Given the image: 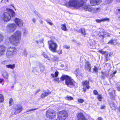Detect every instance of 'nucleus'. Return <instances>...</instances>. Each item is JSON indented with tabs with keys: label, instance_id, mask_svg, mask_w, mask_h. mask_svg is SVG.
I'll use <instances>...</instances> for the list:
<instances>
[{
	"label": "nucleus",
	"instance_id": "nucleus-55",
	"mask_svg": "<svg viewBox=\"0 0 120 120\" xmlns=\"http://www.w3.org/2000/svg\"><path fill=\"white\" fill-rule=\"evenodd\" d=\"M98 120H102L103 119L102 117H99L97 119Z\"/></svg>",
	"mask_w": 120,
	"mask_h": 120
},
{
	"label": "nucleus",
	"instance_id": "nucleus-4",
	"mask_svg": "<svg viewBox=\"0 0 120 120\" xmlns=\"http://www.w3.org/2000/svg\"><path fill=\"white\" fill-rule=\"evenodd\" d=\"M65 79V83L68 87H71L76 86L77 83L73 82V80L70 77L66 75H63L60 78V80L62 81Z\"/></svg>",
	"mask_w": 120,
	"mask_h": 120
},
{
	"label": "nucleus",
	"instance_id": "nucleus-64",
	"mask_svg": "<svg viewBox=\"0 0 120 120\" xmlns=\"http://www.w3.org/2000/svg\"><path fill=\"white\" fill-rule=\"evenodd\" d=\"M79 70V69H77L76 70V71L77 72V71H78Z\"/></svg>",
	"mask_w": 120,
	"mask_h": 120
},
{
	"label": "nucleus",
	"instance_id": "nucleus-56",
	"mask_svg": "<svg viewBox=\"0 0 120 120\" xmlns=\"http://www.w3.org/2000/svg\"><path fill=\"white\" fill-rule=\"evenodd\" d=\"M4 79H0V82H1L3 81Z\"/></svg>",
	"mask_w": 120,
	"mask_h": 120
},
{
	"label": "nucleus",
	"instance_id": "nucleus-44",
	"mask_svg": "<svg viewBox=\"0 0 120 120\" xmlns=\"http://www.w3.org/2000/svg\"><path fill=\"white\" fill-rule=\"evenodd\" d=\"M34 13H35V15L38 16V17H40V15L36 11H35L34 12Z\"/></svg>",
	"mask_w": 120,
	"mask_h": 120
},
{
	"label": "nucleus",
	"instance_id": "nucleus-11",
	"mask_svg": "<svg viewBox=\"0 0 120 120\" xmlns=\"http://www.w3.org/2000/svg\"><path fill=\"white\" fill-rule=\"evenodd\" d=\"M15 21L16 24L19 27L22 26L23 22L22 20L18 18H16L15 19Z\"/></svg>",
	"mask_w": 120,
	"mask_h": 120
},
{
	"label": "nucleus",
	"instance_id": "nucleus-29",
	"mask_svg": "<svg viewBox=\"0 0 120 120\" xmlns=\"http://www.w3.org/2000/svg\"><path fill=\"white\" fill-rule=\"evenodd\" d=\"M3 75L4 77L6 79H8V73L6 72L4 73Z\"/></svg>",
	"mask_w": 120,
	"mask_h": 120
},
{
	"label": "nucleus",
	"instance_id": "nucleus-47",
	"mask_svg": "<svg viewBox=\"0 0 120 120\" xmlns=\"http://www.w3.org/2000/svg\"><path fill=\"white\" fill-rule=\"evenodd\" d=\"M64 48H65L67 49H69L70 48L69 46H68L67 45H64Z\"/></svg>",
	"mask_w": 120,
	"mask_h": 120
},
{
	"label": "nucleus",
	"instance_id": "nucleus-14",
	"mask_svg": "<svg viewBox=\"0 0 120 120\" xmlns=\"http://www.w3.org/2000/svg\"><path fill=\"white\" fill-rule=\"evenodd\" d=\"M77 118L78 120H87L83 114L82 113H79L78 114Z\"/></svg>",
	"mask_w": 120,
	"mask_h": 120
},
{
	"label": "nucleus",
	"instance_id": "nucleus-25",
	"mask_svg": "<svg viewBox=\"0 0 120 120\" xmlns=\"http://www.w3.org/2000/svg\"><path fill=\"white\" fill-rule=\"evenodd\" d=\"M61 28L62 30L66 31L67 30V28L66 27V25L65 24H62L61 26Z\"/></svg>",
	"mask_w": 120,
	"mask_h": 120
},
{
	"label": "nucleus",
	"instance_id": "nucleus-6",
	"mask_svg": "<svg viewBox=\"0 0 120 120\" xmlns=\"http://www.w3.org/2000/svg\"><path fill=\"white\" fill-rule=\"evenodd\" d=\"M48 44L50 50L53 52H56L57 45L56 42L52 40H51L48 41Z\"/></svg>",
	"mask_w": 120,
	"mask_h": 120
},
{
	"label": "nucleus",
	"instance_id": "nucleus-22",
	"mask_svg": "<svg viewBox=\"0 0 120 120\" xmlns=\"http://www.w3.org/2000/svg\"><path fill=\"white\" fill-rule=\"evenodd\" d=\"M89 82L88 81L86 80L83 82V85H86L87 89H88L90 88V86L89 85Z\"/></svg>",
	"mask_w": 120,
	"mask_h": 120
},
{
	"label": "nucleus",
	"instance_id": "nucleus-12",
	"mask_svg": "<svg viewBox=\"0 0 120 120\" xmlns=\"http://www.w3.org/2000/svg\"><path fill=\"white\" fill-rule=\"evenodd\" d=\"M23 108L22 106L21 105H18L15 109L14 113L17 114L20 112L22 110Z\"/></svg>",
	"mask_w": 120,
	"mask_h": 120
},
{
	"label": "nucleus",
	"instance_id": "nucleus-32",
	"mask_svg": "<svg viewBox=\"0 0 120 120\" xmlns=\"http://www.w3.org/2000/svg\"><path fill=\"white\" fill-rule=\"evenodd\" d=\"M66 99L68 100H72L73 99V98L71 96H67V97L66 98Z\"/></svg>",
	"mask_w": 120,
	"mask_h": 120
},
{
	"label": "nucleus",
	"instance_id": "nucleus-53",
	"mask_svg": "<svg viewBox=\"0 0 120 120\" xmlns=\"http://www.w3.org/2000/svg\"><path fill=\"white\" fill-rule=\"evenodd\" d=\"M32 21L34 23L36 21V19L35 18H33L32 19Z\"/></svg>",
	"mask_w": 120,
	"mask_h": 120
},
{
	"label": "nucleus",
	"instance_id": "nucleus-36",
	"mask_svg": "<svg viewBox=\"0 0 120 120\" xmlns=\"http://www.w3.org/2000/svg\"><path fill=\"white\" fill-rule=\"evenodd\" d=\"M59 58L57 57L54 56L53 58V60L55 61L59 60Z\"/></svg>",
	"mask_w": 120,
	"mask_h": 120
},
{
	"label": "nucleus",
	"instance_id": "nucleus-58",
	"mask_svg": "<svg viewBox=\"0 0 120 120\" xmlns=\"http://www.w3.org/2000/svg\"><path fill=\"white\" fill-rule=\"evenodd\" d=\"M106 59V61H107L108 60H110V59H109L108 58H105Z\"/></svg>",
	"mask_w": 120,
	"mask_h": 120
},
{
	"label": "nucleus",
	"instance_id": "nucleus-10",
	"mask_svg": "<svg viewBox=\"0 0 120 120\" xmlns=\"http://www.w3.org/2000/svg\"><path fill=\"white\" fill-rule=\"evenodd\" d=\"M58 72L56 71L55 72L54 75L53 74H52L51 75V77L52 78H54L53 81H55V82H57L58 83H59L60 82V80H59V78H56V77L58 76Z\"/></svg>",
	"mask_w": 120,
	"mask_h": 120
},
{
	"label": "nucleus",
	"instance_id": "nucleus-35",
	"mask_svg": "<svg viewBox=\"0 0 120 120\" xmlns=\"http://www.w3.org/2000/svg\"><path fill=\"white\" fill-rule=\"evenodd\" d=\"M98 98L99 101H101L102 98V95H98Z\"/></svg>",
	"mask_w": 120,
	"mask_h": 120
},
{
	"label": "nucleus",
	"instance_id": "nucleus-38",
	"mask_svg": "<svg viewBox=\"0 0 120 120\" xmlns=\"http://www.w3.org/2000/svg\"><path fill=\"white\" fill-rule=\"evenodd\" d=\"M78 100L79 102L81 103H82L84 101L83 99H79Z\"/></svg>",
	"mask_w": 120,
	"mask_h": 120
},
{
	"label": "nucleus",
	"instance_id": "nucleus-16",
	"mask_svg": "<svg viewBox=\"0 0 120 120\" xmlns=\"http://www.w3.org/2000/svg\"><path fill=\"white\" fill-rule=\"evenodd\" d=\"M6 48L3 45L0 46V56L3 54L5 51Z\"/></svg>",
	"mask_w": 120,
	"mask_h": 120
},
{
	"label": "nucleus",
	"instance_id": "nucleus-5",
	"mask_svg": "<svg viewBox=\"0 0 120 120\" xmlns=\"http://www.w3.org/2000/svg\"><path fill=\"white\" fill-rule=\"evenodd\" d=\"M68 116L67 111H63L59 112L58 116L59 120H65Z\"/></svg>",
	"mask_w": 120,
	"mask_h": 120
},
{
	"label": "nucleus",
	"instance_id": "nucleus-50",
	"mask_svg": "<svg viewBox=\"0 0 120 120\" xmlns=\"http://www.w3.org/2000/svg\"><path fill=\"white\" fill-rule=\"evenodd\" d=\"M23 54L25 56H26L27 53L26 50L24 51L23 52Z\"/></svg>",
	"mask_w": 120,
	"mask_h": 120
},
{
	"label": "nucleus",
	"instance_id": "nucleus-52",
	"mask_svg": "<svg viewBox=\"0 0 120 120\" xmlns=\"http://www.w3.org/2000/svg\"><path fill=\"white\" fill-rule=\"evenodd\" d=\"M105 105H101V109H104L105 108Z\"/></svg>",
	"mask_w": 120,
	"mask_h": 120
},
{
	"label": "nucleus",
	"instance_id": "nucleus-60",
	"mask_svg": "<svg viewBox=\"0 0 120 120\" xmlns=\"http://www.w3.org/2000/svg\"><path fill=\"white\" fill-rule=\"evenodd\" d=\"M112 0H108V3H110V2H111V1Z\"/></svg>",
	"mask_w": 120,
	"mask_h": 120
},
{
	"label": "nucleus",
	"instance_id": "nucleus-27",
	"mask_svg": "<svg viewBox=\"0 0 120 120\" xmlns=\"http://www.w3.org/2000/svg\"><path fill=\"white\" fill-rule=\"evenodd\" d=\"M109 71L108 72H101L102 75L101 76L102 77V78L104 79L105 78L104 76V74L105 76H107L109 75Z\"/></svg>",
	"mask_w": 120,
	"mask_h": 120
},
{
	"label": "nucleus",
	"instance_id": "nucleus-7",
	"mask_svg": "<svg viewBox=\"0 0 120 120\" xmlns=\"http://www.w3.org/2000/svg\"><path fill=\"white\" fill-rule=\"evenodd\" d=\"M56 112L52 109H49L46 111V116L48 118L52 119L55 118Z\"/></svg>",
	"mask_w": 120,
	"mask_h": 120
},
{
	"label": "nucleus",
	"instance_id": "nucleus-42",
	"mask_svg": "<svg viewBox=\"0 0 120 120\" xmlns=\"http://www.w3.org/2000/svg\"><path fill=\"white\" fill-rule=\"evenodd\" d=\"M114 40H113L112 39L111 40L109 41L108 43V44H110V43L111 44H113L114 43Z\"/></svg>",
	"mask_w": 120,
	"mask_h": 120
},
{
	"label": "nucleus",
	"instance_id": "nucleus-2",
	"mask_svg": "<svg viewBox=\"0 0 120 120\" xmlns=\"http://www.w3.org/2000/svg\"><path fill=\"white\" fill-rule=\"evenodd\" d=\"M21 31H17L9 38L8 39L10 42L15 46L19 45L21 39Z\"/></svg>",
	"mask_w": 120,
	"mask_h": 120
},
{
	"label": "nucleus",
	"instance_id": "nucleus-62",
	"mask_svg": "<svg viewBox=\"0 0 120 120\" xmlns=\"http://www.w3.org/2000/svg\"><path fill=\"white\" fill-rule=\"evenodd\" d=\"M36 41V43L37 44H38V41Z\"/></svg>",
	"mask_w": 120,
	"mask_h": 120
},
{
	"label": "nucleus",
	"instance_id": "nucleus-34",
	"mask_svg": "<svg viewBox=\"0 0 120 120\" xmlns=\"http://www.w3.org/2000/svg\"><path fill=\"white\" fill-rule=\"evenodd\" d=\"M23 34L24 35H25L27 33V31L26 29H23Z\"/></svg>",
	"mask_w": 120,
	"mask_h": 120
},
{
	"label": "nucleus",
	"instance_id": "nucleus-17",
	"mask_svg": "<svg viewBox=\"0 0 120 120\" xmlns=\"http://www.w3.org/2000/svg\"><path fill=\"white\" fill-rule=\"evenodd\" d=\"M99 52L100 53L102 54L105 55V58H108V55L109 54L108 52H107L106 51H103L101 49L99 50Z\"/></svg>",
	"mask_w": 120,
	"mask_h": 120
},
{
	"label": "nucleus",
	"instance_id": "nucleus-46",
	"mask_svg": "<svg viewBox=\"0 0 120 120\" xmlns=\"http://www.w3.org/2000/svg\"><path fill=\"white\" fill-rule=\"evenodd\" d=\"M41 90L40 89L36 91L35 93V94L36 95Z\"/></svg>",
	"mask_w": 120,
	"mask_h": 120
},
{
	"label": "nucleus",
	"instance_id": "nucleus-19",
	"mask_svg": "<svg viewBox=\"0 0 120 120\" xmlns=\"http://www.w3.org/2000/svg\"><path fill=\"white\" fill-rule=\"evenodd\" d=\"M109 18H105L103 19H96V21L98 23H100L102 22H104L105 21H109Z\"/></svg>",
	"mask_w": 120,
	"mask_h": 120
},
{
	"label": "nucleus",
	"instance_id": "nucleus-49",
	"mask_svg": "<svg viewBox=\"0 0 120 120\" xmlns=\"http://www.w3.org/2000/svg\"><path fill=\"white\" fill-rule=\"evenodd\" d=\"M37 109H32L30 110H28L27 111H26V112H29V111H31L34 110H35Z\"/></svg>",
	"mask_w": 120,
	"mask_h": 120
},
{
	"label": "nucleus",
	"instance_id": "nucleus-57",
	"mask_svg": "<svg viewBox=\"0 0 120 120\" xmlns=\"http://www.w3.org/2000/svg\"><path fill=\"white\" fill-rule=\"evenodd\" d=\"M6 1L8 2H9V1L8 0H4V2L5 3H6Z\"/></svg>",
	"mask_w": 120,
	"mask_h": 120
},
{
	"label": "nucleus",
	"instance_id": "nucleus-30",
	"mask_svg": "<svg viewBox=\"0 0 120 120\" xmlns=\"http://www.w3.org/2000/svg\"><path fill=\"white\" fill-rule=\"evenodd\" d=\"M40 71L42 72L44 70V67L42 64H40Z\"/></svg>",
	"mask_w": 120,
	"mask_h": 120
},
{
	"label": "nucleus",
	"instance_id": "nucleus-24",
	"mask_svg": "<svg viewBox=\"0 0 120 120\" xmlns=\"http://www.w3.org/2000/svg\"><path fill=\"white\" fill-rule=\"evenodd\" d=\"M88 43L90 45L92 46L94 45L95 42L94 40L92 39L90 40Z\"/></svg>",
	"mask_w": 120,
	"mask_h": 120
},
{
	"label": "nucleus",
	"instance_id": "nucleus-3",
	"mask_svg": "<svg viewBox=\"0 0 120 120\" xmlns=\"http://www.w3.org/2000/svg\"><path fill=\"white\" fill-rule=\"evenodd\" d=\"M15 14V12L12 10L9 9L3 13L1 18L4 22H6L10 20L11 16L13 17Z\"/></svg>",
	"mask_w": 120,
	"mask_h": 120
},
{
	"label": "nucleus",
	"instance_id": "nucleus-18",
	"mask_svg": "<svg viewBox=\"0 0 120 120\" xmlns=\"http://www.w3.org/2000/svg\"><path fill=\"white\" fill-rule=\"evenodd\" d=\"M51 93V92L49 91L46 92L45 91L44 92L41 94V98H44L48 95L50 94Z\"/></svg>",
	"mask_w": 120,
	"mask_h": 120
},
{
	"label": "nucleus",
	"instance_id": "nucleus-23",
	"mask_svg": "<svg viewBox=\"0 0 120 120\" xmlns=\"http://www.w3.org/2000/svg\"><path fill=\"white\" fill-rule=\"evenodd\" d=\"M6 67L8 68H10L11 69H14L15 67V64H9L6 65Z\"/></svg>",
	"mask_w": 120,
	"mask_h": 120
},
{
	"label": "nucleus",
	"instance_id": "nucleus-39",
	"mask_svg": "<svg viewBox=\"0 0 120 120\" xmlns=\"http://www.w3.org/2000/svg\"><path fill=\"white\" fill-rule=\"evenodd\" d=\"M116 87L117 88V90L120 91V85H116Z\"/></svg>",
	"mask_w": 120,
	"mask_h": 120
},
{
	"label": "nucleus",
	"instance_id": "nucleus-48",
	"mask_svg": "<svg viewBox=\"0 0 120 120\" xmlns=\"http://www.w3.org/2000/svg\"><path fill=\"white\" fill-rule=\"evenodd\" d=\"M58 53L59 54H61L62 53V50H60L58 52Z\"/></svg>",
	"mask_w": 120,
	"mask_h": 120
},
{
	"label": "nucleus",
	"instance_id": "nucleus-1",
	"mask_svg": "<svg viewBox=\"0 0 120 120\" xmlns=\"http://www.w3.org/2000/svg\"><path fill=\"white\" fill-rule=\"evenodd\" d=\"M85 2L83 0H71L66 4L67 6L73 7L75 8L79 7L82 6L84 9L89 11H92L94 13L98 12L100 10L99 8H95L91 6L85 5Z\"/></svg>",
	"mask_w": 120,
	"mask_h": 120
},
{
	"label": "nucleus",
	"instance_id": "nucleus-26",
	"mask_svg": "<svg viewBox=\"0 0 120 120\" xmlns=\"http://www.w3.org/2000/svg\"><path fill=\"white\" fill-rule=\"evenodd\" d=\"M110 105L112 109L115 110L116 109V106L113 102H111V103H110Z\"/></svg>",
	"mask_w": 120,
	"mask_h": 120
},
{
	"label": "nucleus",
	"instance_id": "nucleus-41",
	"mask_svg": "<svg viewBox=\"0 0 120 120\" xmlns=\"http://www.w3.org/2000/svg\"><path fill=\"white\" fill-rule=\"evenodd\" d=\"M46 22H47L51 26H52L53 25V23L49 21V20H46Z\"/></svg>",
	"mask_w": 120,
	"mask_h": 120
},
{
	"label": "nucleus",
	"instance_id": "nucleus-63",
	"mask_svg": "<svg viewBox=\"0 0 120 120\" xmlns=\"http://www.w3.org/2000/svg\"><path fill=\"white\" fill-rule=\"evenodd\" d=\"M116 11H117V10H116ZM117 10L119 12L120 11V9H118Z\"/></svg>",
	"mask_w": 120,
	"mask_h": 120
},
{
	"label": "nucleus",
	"instance_id": "nucleus-61",
	"mask_svg": "<svg viewBox=\"0 0 120 120\" xmlns=\"http://www.w3.org/2000/svg\"><path fill=\"white\" fill-rule=\"evenodd\" d=\"M116 71H115L113 72V74H116Z\"/></svg>",
	"mask_w": 120,
	"mask_h": 120
},
{
	"label": "nucleus",
	"instance_id": "nucleus-37",
	"mask_svg": "<svg viewBox=\"0 0 120 120\" xmlns=\"http://www.w3.org/2000/svg\"><path fill=\"white\" fill-rule=\"evenodd\" d=\"M9 104L10 105H12L13 102V99L12 98H10L9 99Z\"/></svg>",
	"mask_w": 120,
	"mask_h": 120
},
{
	"label": "nucleus",
	"instance_id": "nucleus-28",
	"mask_svg": "<svg viewBox=\"0 0 120 120\" xmlns=\"http://www.w3.org/2000/svg\"><path fill=\"white\" fill-rule=\"evenodd\" d=\"M91 72H94L95 73H97L98 72V68L95 66H94V68H93V70H90Z\"/></svg>",
	"mask_w": 120,
	"mask_h": 120
},
{
	"label": "nucleus",
	"instance_id": "nucleus-8",
	"mask_svg": "<svg viewBox=\"0 0 120 120\" xmlns=\"http://www.w3.org/2000/svg\"><path fill=\"white\" fill-rule=\"evenodd\" d=\"M16 27V26L15 23L8 24L6 27V30L7 32L11 33L14 31Z\"/></svg>",
	"mask_w": 120,
	"mask_h": 120
},
{
	"label": "nucleus",
	"instance_id": "nucleus-43",
	"mask_svg": "<svg viewBox=\"0 0 120 120\" xmlns=\"http://www.w3.org/2000/svg\"><path fill=\"white\" fill-rule=\"evenodd\" d=\"M3 36L0 34V42L3 40Z\"/></svg>",
	"mask_w": 120,
	"mask_h": 120
},
{
	"label": "nucleus",
	"instance_id": "nucleus-59",
	"mask_svg": "<svg viewBox=\"0 0 120 120\" xmlns=\"http://www.w3.org/2000/svg\"><path fill=\"white\" fill-rule=\"evenodd\" d=\"M83 90H84V92H85L86 91V88L84 87L83 88Z\"/></svg>",
	"mask_w": 120,
	"mask_h": 120
},
{
	"label": "nucleus",
	"instance_id": "nucleus-31",
	"mask_svg": "<svg viewBox=\"0 0 120 120\" xmlns=\"http://www.w3.org/2000/svg\"><path fill=\"white\" fill-rule=\"evenodd\" d=\"M13 53L11 52H10L8 50H7V52L6 53V56L8 58Z\"/></svg>",
	"mask_w": 120,
	"mask_h": 120
},
{
	"label": "nucleus",
	"instance_id": "nucleus-21",
	"mask_svg": "<svg viewBox=\"0 0 120 120\" xmlns=\"http://www.w3.org/2000/svg\"><path fill=\"white\" fill-rule=\"evenodd\" d=\"M77 31L79 33H81L83 35H85L86 34V33L85 32V30L83 28H81L80 30Z\"/></svg>",
	"mask_w": 120,
	"mask_h": 120
},
{
	"label": "nucleus",
	"instance_id": "nucleus-54",
	"mask_svg": "<svg viewBox=\"0 0 120 120\" xmlns=\"http://www.w3.org/2000/svg\"><path fill=\"white\" fill-rule=\"evenodd\" d=\"M113 54V53L112 52H110L109 54V56H111Z\"/></svg>",
	"mask_w": 120,
	"mask_h": 120
},
{
	"label": "nucleus",
	"instance_id": "nucleus-9",
	"mask_svg": "<svg viewBox=\"0 0 120 120\" xmlns=\"http://www.w3.org/2000/svg\"><path fill=\"white\" fill-rule=\"evenodd\" d=\"M98 35L100 37L103 38L104 37H109L110 34L108 33L105 32L103 29H101V31L99 32Z\"/></svg>",
	"mask_w": 120,
	"mask_h": 120
},
{
	"label": "nucleus",
	"instance_id": "nucleus-13",
	"mask_svg": "<svg viewBox=\"0 0 120 120\" xmlns=\"http://www.w3.org/2000/svg\"><path fill=\"white\" fill-rule=\"evenodd\" d=\"M90 4L93 6L99 4L102 2V0H90Z\"/></svg>",
	"mask_w": 120,
	"mask_h": 120
},
{
	"label": "nucleus",
	"instance_id": "nucleus-51",
	"mask_svg": "<svg viewBox=\"0 0 120 120\" xmlns=\"http://www.w3.org/2000/svg\"><path fill=\"white\" fill-rule=\"evenodd\" d=\"M39 42H40V43H43V39H42L41 40H39Z\"/></svg>",
	"mask_w": 120,
	"mask_h": 120
},
{
	"label": "nucleus",
	"instance_id": "nucleus-33",
	"mask_svg": "<svg viewBox=\"0 0 120 120\" xmlns=\"http://www.w3.org/2000/svg\"><path fill=\"white\" fill-rule=\"evenodd\" d=\"M4 100V98L3 95L1 94H0V102H2Z\"/></svg>",
	"mask_w": 120,
	"mask_h": 120
},
{
	"label": "nucleus",
	"instance_id": "nucleus-20",
	"mask_svg": "<svg viewBox=\"0 0 120 120\" xmlns=\"http://www.w3.org/2000/svg\"><path fill=\"white\" fill-rule=\"evenodd\" d=\"M85 66V68L86 69L89 70L90 71L91 70V65L89 62H86Z\"/></svg>",
	"mask_w": 120,
	"mask_h": 120
},
{
	"label": "nucleus",
	"instance_id": "nucleus-40",
	"mask_svg": "<svg viewBox=\"0 0 120 120\" xmlns=\"http://www.w3.org/2000/svg\"><path fill=\"white\" fill-rule=\"evenodd\" d=\"M43 55L45 58H48V56L47 54L45 52H44L43 53Z\"/></svg>",
	"mask_w": 120,
	"mask_h": 120
},
{
	"label": "nucleus",
	"instance_id": "nucleus-15",
	"mask_svg": "<svg viewBox=\"0 0 120 120\" xmlns=\"http://www.w3.org/2000/svg\"><path fill=\"white\" fill-rule=\"evenodd\" d=\"M7 50L10 51V52H11L15 54L16 53L17 50L15 47H10L8 48Z\"/></svg>",
	"mask_w": 120,
	"mask_h": 120
},
{
	"label": "nucleus",
	"instance_id": "nucleus-45",
	"mask_svg": "<svg viewBox=\"0 0 120 120\" xmlns=\"http://www.w3.org/2000/svg\"><path fill=\"white\" fill-rule=\"evenodd\" d=\"M93 93L95 95H97L98 94V92H97V91L96 90H94L93 91Z\"/></svg>",
	"mask_w": 120,
	"mask_h": 120
}]
</instances>
